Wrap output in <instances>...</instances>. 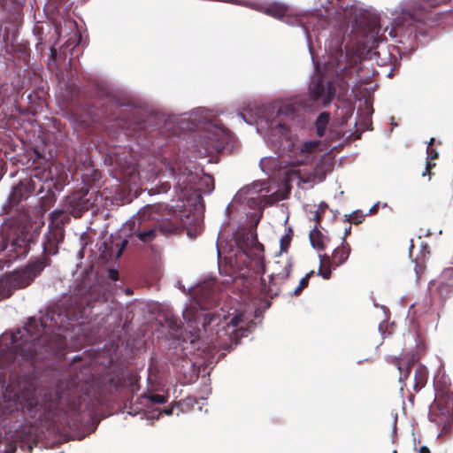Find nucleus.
Instances as JSON below:
<instances>
[{
  "instance_id": "obj_37",
  "label": "nucleus",
  "mask_w": 453,
  "mask_h": 453,
  "mask_svg": "<svg viewBox=\"0 0 453 453\" xmlns=\"http://www.w3.org/2000/svg\"><path fill=\"white\" fill-rule=\"evenodd\" d=\"M350 228H351V226H349L348 228L345 229V232H344L345 235L349 233Z\"/></svg>"
},
{
  "instance_id": "obj_7",
  "label": "nucleus",
  "mask_w": 453,
  "mask_h": 453,
  "mask_svg": "<svg viewBox=\"0 0 453 453\" xmlns=\"http://www.w3.org/2000/svg\"><path fill=\"white\" fill-rule=\"evenodd\" d=\"M151 210L152 207L147 205L142 212L139 211L136 218L127 222V224L131 225L132 235L135 236L138 241L144 244L153 242L158 234L156 226L154 227H144L142 225L145 213L150 212Z\"/></svg>"
},
{
  "instance_id": "obj_38",
  "label": "nucleus",
  "mask_w": 453,
  "mask_h": 453,
  "mask_svg": "<svg viewBox=\"0 0 453 453\" xmlns=\"http://www.w3.org/2000/svg\"><path fill=\"white\" fill-rule=\"evenodd\" d=\"M429 155H430L431 158H434L437 156V153H432L431 152Z\"/></svg>"
},
{
  "instance_id": "obj_28",
  "label": "nucleus",
  "mask_w": 453,
  "mask_h": 453,
  "mask_svg": "<svg viewBox=\"0 0 453 453\" xmlns=\"http://www.w3.org/2000/svg\"><path fill=\"white\" fill-rule=\"evenodd\" d=\"M303 32L305 34V37H306V41H307L309 49L311 50V35H310L309 30H308V28L306 27H303Z\"/></svg>"
},
{
  "instance_id": "obj_2",
  "label": "nucleus",
  "mask_w": 453,
  "mask_h": 453,
  "mask_svg": "<svg viewBox=\"0 0 453 453\" xmlns=\"http://www.w3.org/2000/svg\"><path fill=\"white\" fill-rule=\"evenodd\" d=\"M320 141H305L302 139H286L280 155V170L288 181L295 180L306 182L307 174L299 167L311 165L319 150Z\"/></svg>"
},
{
  "instance_id": "obj_14",
  "label": "nucleus",
  "mask_w": 453,
  "mask_h": 453,
  "mask_svg": "<svg viewBox=\"0 0 453 453\" xmlns=\"http://www.w3.org/2000/svg\"><path fill=\"white\" fill-rule=\"evenodd\" d=\"M62 241V234L60 232H49L45 234V242L42 243V249L45 253L57 254V244Z\"/></svg>"
},
{
  "instance_id": "obj_42",
  "label": "nucleus",
  "mask_w": 453,
  "mask_h": 453,
  "mask_svg": "<svg viewBox=\"0 0 453 453\" xmlns=\"http://www.w3.org/2000/svg\"><path fill=\"white\" fill-rule=\"evenodd\" d=\"M2 298V296L0 295V299Z\"/></svg>"
},
{
  "instance_id": "obj_10",
  "label": "nucleus",
  "mask_w": 453,
  "mask_h": 453,
  "mask_svg": "<svg viewBox=\"0 0 453 453\" xmlns=\"http://www.w3.org/2000/svg\"><path fill=\"white\" fill-rule=\"evenodd\" d=\"M308 96L311 100L320 102L326 106L335 96V88L332 82L325 84L324 81L319 78L310 84Z\"/></svg>"
},
{
  "instance_id": "obj_31",
  "label": "nucleus",
  "mask_w": 453,
  "mask_h": 453,
  "mask_svg": "<svg viewBox=\"0 0 453 453\" xmlns=\"http://www.w3.org/2000/svg\"><path fill=\"white\" fill-rule=\"evenodd\" d=\"M393 26H394L393 29H391V30L389 31V35H390V36H392V37H395V27L398 26V23H397V20H396V19H395V21L393 22Z\"/></svg>"
},
{
  "instance_id": "obj_13",
  "label": "nucleus",
  "mask_w": 453,
  "mask_h": 453,
  "mask_svg": "<svg viewBox=\"0 0 453 453\" xmlns=\"http://www.w3.org/2000/svg\"><path fill=\"white\" fill-rule=\"evenodd\" d=\"M40 320L42 327L54 331L55 328L61 326L60 323L63 320V315L58 313L55 316V311L49 310L41 317Z\"/></svg>"
},
{
  "instance_id": "obj_30",
  "label": "nucleus",
  "mask_w": 453,
  "mask_h": 453,
  "mask_svg": "<svg viewBox=\"0 0 453 453\" xmlns=\"http://www.w3.org/2000/svg\"><path fill=\"white\" fill-rule=\"evenodd\" d=\"M127 242H127V240H123V241L121 242V246H120L119 250L118 251V254H117V256H118V257H120V256H121V254H122V252H123V250H124V249L127 247Z\"/></svg>"
},
{
  "instance_id": "obj_25",
  "label": "nucleus",
  "mask_w": 453,
  "mask_h": 453,
  "mask_svg": "<svg viewBox=\"0 0 453 453\" xmlns=\"http://www.w3.org/2000/svg\"><path fill=\"white\" fill-rule=\"evenodd\" d=\"M204 183L206 185V189L203 191L204 193L210 194L214 189L213 180L210 176H207L204 180Z\"/></svg>"
},
{
  "instance_id": "obj_5",
  "label": "nucleus",
  "mask_w": 453,
  "mask_h": 453,
  "mask_svg": "<svg viewBox=\"0 0 453 453\" xmlns=\"http://www.w3.org/2000/svg\"><path fill=\"white\" fill-rule=\"evenodd\" d=\"M49 265V259L46 257L35 260L29 264L25 269L18 271L9 275L5 281L12 283L14 288H24L40 274V273Z\"/></svg>"
},
{
  "instance_id": "obj_9",
  "label": "nucleus",
  "mask_w": 453,
  "mask_h": 453,
  "mask_svg": "<svg viewBox=\"0 0 453 453\" xmlns=\"http://www.w3.org/2000/svg\"><path fill=\"white\" fill-rule=\"evenodd\" d=\"M236 245L243 251L248 257H256L259 263L262 264L264 248L263 245L257 241V236L255 232L246 234H238L235 236Z\"/></svg>"
},
{
  "instance_id": "obj_34",
  "label": "nucleus",
  "mask_w": 453,
  "mask_h": 453,
  "mask_svg": "<svg viewBox=\"0 0 453 453\" xmlns=\"http://www.w3.org/2000/svg\"><path fill=\"white\" fill-rule=\"evenodd\" d=\"M429 167H430V164L427 163L426 170L422 173L423 176H426L428 173Z\"/></svg>"
},
{
  "instance_id": "obj_23",
  "label": "nucleus",
  "mask_w": 453,
  "mask_h": 453,
  "mask_svg": "<svg viewBox=\"0 0 453 453\" xmlns=\"http://www.w3.org/2000/svg\"><path fill=\"white\" fill-rule=\"evenodd\" d=\"M397 368L400 372L399 381L403 382V380H405L408 378V376L410 374V372H411L410 367H409V365L403 367L401 364H398Z\"/></svg>"
},
{
  "instance_id": "obj_1",
  "label": "nucleus",
  "mask_w": 453,
  "mask_h": 453,
  "mask_svg": "<svg viewBox=\"0 0 453 453\" xmlns=\"http://www.w3.org/2000/svg\"><path fill=\"white\" fill-rule=\"evenodd\" d=\"M184 320L190 324V327L198 329L197 337L200 338V325L204 333H208L210 342L219 346H225L228 342L237 343L239 338L247 335V330L239 326L243 322L241 313L213 314L203 313L195 307L186 308L182 311Z\"/></svg>"
},
{
  "instance_id": "obj_6",
  "label": "nucleus",
  "mask_w": 453,
  "mask_h": 453,
  "mask_svg": "<svg viewBox=\"0 0 453 453\" xmlns=\"http://www.w3.org/2000/svg\"><path fill=\"white\" fill-rule=\"evenodd\" d=\"M350 253V248L348 244L342 247H337L334 250L332 254V260L326 255H319L320 265L319 268L318 274L320 275L323 279H329L332 267L334 269L335 267L342 265L349 257Z\"/></svg>"
},
{
  "instance_id": "obj_18",
  "label": "nucleus",
  "mask_w": 453,
  "mask_h": 453,
  "mask_svg": "<svg viewBox=\"0 0 453 453\" xmlns=\"http://www.w3.org/2000/svg\"><path fill=\"white\" fill-rule=\"evenodd\" d=\"M261 170L267 175L276 167L280 168V157L278 158L273 157H264L259 162Z\"/></svg>"
},
{
  "instance_id": "obj_15",
  "label": "nucleus",
  "mask_w": 453,
  "mask_h": 453,
  "mask_svg": "<svg viewBox=\"0 0 453 453\" xmlns=\"http://www.w3.org/2000/svg\"><path fill=\"white\" fill-rule=\"evenodd\" d=\"M156 228H157V234H161L163 235L176 234L179 231V226L169 219H165L158 222L156 225Z\"/></svg>"
},
{
  "instance_id": "obj_16",
  "label": "nucleus",
  "mask_w": 453,
  "mask_h": 453,
  "mask_svg": "<svg viewBox=\"0 0 453 453\" xmlns=\"http://www.w3.org/2000/svg\"><path fill=\"white\" fill-rule=\"evenodd\" d=\"M265 190L267 192V182H254L251 185L242 189L241 192H244L249 197L248 200H255L258 193Z\"/></svg>"
},
{
  "instance_id": "obj_20",
  "label": "nucleus",
  "mask_w": 453,
  "mask_h": 453,
  "mask_svg": "<svg viewBox=\"0 0 453 453\" xmlns=\"http://www.w3.org/2000/svg\"><path fill=\"white\" fill-rule=\"evenodd\" d=\"M144 400L148 402L147 405L162 404L166 403V397L163 395H150L145 396Z\"/></svg>"
},
{
  "instance_id": "obj_26",
  "label": "nucleus",
  "mask_w": 453,
  "mask_h": 453,
  "mask_svg": "<svg viewBox=\"0 0 453 453\" xmlns=\"http://www.w3.org/2000/svg\"><path fill=\"white\" fill-rule=\"evenodd\" d=\"M65 317L68 320L77 319L79 316L73 311H67Z\"/></svg>"
},
{
  "instance_id": "obj_41",
  "label": "nucleus",
  "mask_w": 453,
  "mask_h": 453,
  "mask_svg": "<svg viewBox=\"0 0 453 453\" xmlns=\"http://www.w3.org/2000/svg\"><path fill=\"white\" fill-rule=\"evenodd\" d=\"M321 5L324 7V9H327V6L324 5L323 4Z\"/></svg>"
},
{
  "instance_id": "obj_36",
  "label": "nucleus",
  "mask_w": 453,
  "mask_h": 453,
  "mask_svg": "<svg viewBox=\"0 0 453 453\" xmlns=\"http://www.w3.org/2000/svg\"><path fill=\"white\" fill-rule=\"evenodd\" d=\"M164 412L166 414V415H170L173 413V410L172 409H165L164 410Z\"/></svg>"
},
{
  "instance_id": "obj_35",
  "label": "nucleus",
  "mask_w": 453,
  "mask_h": 453,
  "mask_svg": "<svg viewBox=\"0 0 453 453\" xmlns=\"http://www.w3.org/2000/svg\"><path fill=\"white\" fill-rule=\"evenodd\" d=\"M238 117H239L240 119H242L244 122L248 123V121L245 119V117H244L243 113L240 112V113L238 114Z\"/></svg>"
},
{
  "instance_id": "obj_33",
  "label": "nucleus",
  "mask_w": 453,
  "mask_h": 453,
  "mask_svg": "<svg viewBox=\"0 0 453 453\" xmlns=\"http://www.w3.org/2000/svg\"><path fill=\"white\" fill-rule=\"evenodd\" d=\"M378 207H379V203H375V204H374V205L370 209V213H374L375 211H377Z\"/></svg>"
},
{
  "instance_id": "obj_11",
  "label": "nucleus",
  "mask_w": 453,
  "mask_h": 453,
  "mask_svg": "<svg viewBox=\"0 0 453 453\" xmlns=\"http://www.w3.org/2000/svg\"><path fill=\"white\" fill-rule=\"evenodd\" d=\"M445 0H408L403 3L400 10V15L403 19H416L417 16L427 12Z\"/></svg>"
},
{
  "instance_id": "obj_24",
  "label": "nucleus",
  "mask_w": 453,
  "mask_h": 453,
  "mask_svg": "<svg viewBox=\"0 0 453 453\" xmlns=\"http://www.w3.org/2000/svg\"><path fill=\"white\" fill-rule=\"evenodd\" d=\"M273 127L278 128L279 132L281 134L285 133L288 130V127L285 124L280 123V120L277 122L276 121L272 122L270 127L273 128Z\"/></svg>"
},
{
  "instance_id": "obj_3",
  "label": "nucleus",
  "mask_w": 453,
  "mask_h": 453,
  "mask_svg": "<svg viewBox=\"0 0 453 453\" xmlns=\"http://www.w3.org/2000/svg\"><path fill=\"white\" fill-rule=\"evenodd\" d=\"M210 111L205 109H197L188 114L187 118H183V121L190 122L187 125V128L193 130L199 125H203V134L200 137V145L204 150L205 154H212L220 152L225 143L228 140V134L226 129L219 124L213 123L209 119Z\"/></svg>"
},
{
  "instance_id": "obj_4",
  "label": "nucleus",
  "mask_w": 453,
  "mask_h": 453,
  "mask_svg": "<svg viewBox=\"0 0 453 453\" xmlns=\"http://www.w3.org/2000/svg\"><path fill=\"white\" fill-rule=\"evenodd\" d=\"M29 243L22 235L12 234L2 237L0 253L7 267L12 261L27 257Z\"/></svg>"
},
{
  "instance_id": "obj_8",
  "label": "nucleus",
  "mask_w": 453,
  "mask_h": 453,
  "mask_svg": "<svg viewBox=\"0 0 453 453\" xmlns=\"http://www.w3.org/2000/svg\"><path fill=\"white\" fill-rule=\"evenodd\" d=\"M307 108L308 105L304 103L303 98L296 96L281 102L277 111V117L280 119L294 122L298 119L300 113Z\"/></svg>"
},
{
  "instance_id": "obj_21",
  "label": "nucleus",
  "mask_w": 453,
  "mask_h": 453,
  "mask_svg": "<svg viewBox=\"0 0 453 453\" xmlns=\"http://www.w3.org/2000/svg\"><path fill=\"white\" fill-rule=\"evenodd\" d=\"M291 232H292V229L289 227L288 233L280 238V244L281 251H287V250L290 244V241H291V234H290Z\"/></svg>"
},
{
  "instance_id": "obj_17",
  "label": "nucleus",
  "mask_w": 453,
  "mask_h": 453,
  "mask_svg": "<svg viewBox=\"0 0 453 453\" xmlns=\"http://www.w3.org/2000/svg\"><path fill=\"white\" fill-rule=\"evenodd\" d=\"M329 119V113L326 111L319 113V115L317 117L315 127L318 136L322 137L325 134Z\"/></svg>"
},
{
  "instance_id": "obj_29",
  "label": "nucleus",
  "mask_w": 453,
  "mask_h": 453,
  "mask_svg": "<svg viewBox=\"0 0 453 453\" xmlns=\"http://www.w3.org/2000/svg\"><path fill=\"white\" fill-rule=\"evenodd\" d=\"M358 212H359V211H354L353 213H351V214L349 215L350 219H351V220H354V221H356V222H360V221L362 220V217H363V215H361V216H360V219H357Z\"/></svg>"
},
{
  "instance_id": "obj_12",
  "label": "nucleus",
  "mask_w": 453,
  "mask_h": 453,
  "mask_svg": "<svg viewBox=\"0 0 453 453\" xmlns=\"http://www.w3.org/2000/svg\"><path fill=\"white\" fill-rule=\"evenodd\" d=\"M292 263L288 258H282L274 264L273 273L270 275L271 280L277 278L286 280L291 272Z\"/></svg>"
},
{
  "instance_id": "obj_40",
  "label": "nucleus",
  "mask_w": 453,
  "mask_h": 453,
  "mask_svg": "<svg viewBox=\"0 0 453 453\" xmlns=\"http://www.w3.org/2000/svg\"><path fill=\"white\" fill-rule=\"evenodd\" d=\"M320 206H321V207H326V203H322L320 204Z\"/></svg>"
},
{
  "instance_id": "obj_27",
  "label": "nucleus",
  "mask_w": 453,
  "mask_h": 453,
  "mask_svg": "<svg viewBox=\"0 0 453 453\" xmlns=\"http://www.w3.org/2000/svg\"><path fill=\"white\" fill-rule=\"evenodd\" d=\"M287 24H289L291 26H299L301 25V21L298 20L296 18H294V19H291V18H287L285 20H284Z\"/></svg>"
},
{
  "instance_id": "obj_22",
  "label": "nucleus",
  "mask_w": 453,
  "mask_h": 453,
  "mask_svg": "<svg viewBox=\"0 0 453 453\" xmlns=\"http://www.w3.org/2000/svg\"><path fill=\"white\" fill-rule=\"evenodd\" d=\"M313 273V271L307 273L304 277L300 280L299 286L294 290V295H297L303 288L307 287L309 283L310 276Z\"/></svg>"
},
{
  "instance_id": "obj_39",
  "label": "nucleus",
  "mask_w": 453,
  "mask_h": 453,
  "mask_svg": "<svg viewBox=\"0 0 453 453\" xmlns=\"http://www.w3.org/2000/svg\"><path fill=\"white\" fill-rule=\"evenodd\" d=\"M161 412H158L157 416H153V418H158Z\"/></svg>"
},
{
  "instance_id": "obj_19",
  "label": "nucleus",
  "mask_w": 453,
  "mask_h": 453,
  "mask_svg": "<svg viewBox=\"0 0 453 453\" xmlns=\"http://www.w3.org/2000/svg\"><path fill=\"white\" fill-rule=\"evenodd\" d=\"M309 239H310L311 245L315 250L320 251L325 249V245L321 239V233L318 230L316 226L310 232Z\"/></svg>"
},
{
  "instance_id": "obj_32",
  "label": "nucleus",
  "mask_w": 453,
  "mask_h": 453,
  "mask_svg": "<svg viewBox=\"0 0 453 453\" xmlns=\"http://www.w3.org/2000/svg\"><path fill=\"white\" fill-rule=\"evenodd\" d=\"M419 453H429V449L426 446H422L419 449Z\"/></svg>"
}]
</instances>
